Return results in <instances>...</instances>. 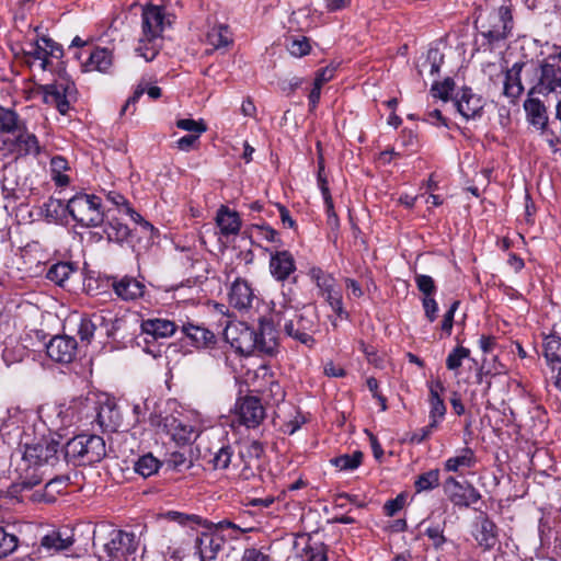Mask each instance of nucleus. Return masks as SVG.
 I'll return each instance as SVG.
<instances>
[{
    "mask_svg": "<svg viewBox=\"0 0 561 561\" xmlns=\"http://www.w3.org/2000/svg\"><path fill=\"white\" fill-rule=\"evenodd\" d=\"M108 316H111V312L101 311L89 318H82L78 329L81 342L90 343L95 333L107 337L113 335L115 325L113 319Z\"/></svg>",
    "mask_w": 561,
    "mask_h": 561,
    "instance_id": "9",
    "label": "nucleus"
},
{
    "mask_svg": "<svg viewBox=\"0 0 561 561\" xmlns=\"http://www.w3.org/2000/svg\"><path fill=\"white\" fill-rule=\"evenodd\" d=\"M439 484V470L432 469L417 477L414 482L416 492L431 491Z\"/></svg>",
    "mask_w": 561,
    "mask_h": 561,
    "instance_id": "43",
    "label": "nucleus"
},
{
    "mask_svg": "<svg viewBox=\"0 0 561 561\" xmlns=\"http://www.w3.org/2000/svg\"><path fill=\"white\" fill-rule=\"evenodd\" d=\"M234 444H222L219 448L210 454L208 465L214 470L225 471L230 468L239 469Z\"/></svg>",
    "mask_w": 561,
    "mask_h": 561,
    "instance_id": "23",
    "label": "nucleus"
},
{
    "mask_svg": "<svg viewBox=\"0 0 561 561\" xmlns=\"http://www.w3.org/2000/svg\"><path fill=\"white\" fill-rule=\"evenodd\" d=\"M14 146L19 154L38 153L37 138L33 134H28L26 128L18 130L14 135Z\"/></svg>",
    "mask_w": 561,
    "mask_h": 561,
    "instance_id": "35",
    "label": "nucleus"
},
{
    "mask_svg": "<svg viewBox=\"0 0 561 561\" xmlns=\"http://www.w3.org/2000/svg\"><path fill=\"white\" fill-rule=\"evenodd\" d=\"M474 465V451L470 447H465L458 456L450 457L445 461V470L457 472L460 468H472Z\"/></svg>",
    "mask_w": 561,
    "mask_h": 561,
    "instance_id": "33",
    "label": "nucleus"
},
{
    "mask_svg": "<svg viewBox=\"0 0 561 561\" xmlns=\"http://www.w3.org/2000/svg\"><path fill=\"white\" fill-rule=\"evenodd\" d=\"M18 537L0 526V558H5L13 553L18 548Z\"/></svg>",
    "mask_w": 561,
    "mask_h": 561,
    "instance_id": "46",
    "label": "nucleus"
},
{
    "mask_svg": "<svg viewBox=\"0 0 561 561\" xmlns=\"http://www.w3.org/2000/svg\"><path fill=\"white\" fill-rule=\"evenodd\" d=\"M182 333L190 339L192 346L209 347L216 343V335L208 329L192 323L183 324Z\"/></svg>",
    "mask_w": 561,
    "mask_h": 561,
    "instance_id": "27",
    "label": "nucleus"
},
{
    "mask_svg": "<svg viewBox=\"0 0 561 561\" xmlns=\"http://www.w3.org/2000/svg\"><path fill=\"white\" fill-rule=\"evenodd\" d=\"M66 208L73 220L85 228L98 227L104 221L101 198L85 193L71 197Z\"/></svg>",
    "mask_w": 561,
    "mask_h": 561,
    "instance_id": "6",
    "label": "nucleus"
},
{
    "mask_svg": "<svg viewBox=\"0 0 561 561\" xmlns=\"http://www.w3.org/2000/svg\"><path fill=\"white\" fill-rule=\"evenodd\" d=\"M46 477H48V473L45 469L22 456L15 462L13 469H9L8 479L10 484L0 490V495L18 503L48 502L50 499H46V493L42 489L35 490Z\"/></svg>",
    "mask_w": 561,
    "mask_h": 561,
    "instance_id": "1",
    "label": "nucleus"
},
{
    "mask_svg": "<svg viewBox=\"0 0 561 561\" xmlns=\"http://www.w3.org/2000/svg\"><path fill=\"white\" fill-rule=\"evenodd\" d=\"M239 468L241 467L240 474L244 479H250L254 476L252 469V461L259 460L264 454V446L259 440H251L244 444H234Z\"/></svg>",
    "mask_w": 561,
    "mask_h": 561,
    "instance_id": "16",
    "label": "nucleus"
},
{
    "mask_svg": "<svg viewBox=\"0 0 561 561\" xmlns=\"http://www.w3.org/2000/svg\"><path fill=\"white\" fill-rule=\"evenodd\" d=\"M533 85L529 95H550L559 99L561 94V56H547L533 69Z\"/></svg>",
    "mask_w": 561,
    "mask_h": 561,
    "instance_id": "4",
    "label": "nucleus"
},
{
    "mask_svg": "<svg viewBox=\"0 0 561 561\" xmlns=\"http://www.w3.org/2000/svg\"><path fill=\"white\" fill-rule=\"evenodd\" d=\"M168 465L175 470L190 469L192 467V460L187 458L183 453L174 451L170 455Z\"/></svg>",
    "mask_w": 561,
    "mask_h": 561,
    "instance_id": "54",
    "label": "nucleus"
},
{
    "mask_svg": "<svg viewBox=\"0 0 561 561\" xmlns=\"http://www.w3.org/2000/svg\"><path fill=\"white\" fill-rule=\"evenodd\" d=\"M254 227L259 230V234L264 240H266L268 242L277 243L278 247L282 245V241H280V239L278 237V232L275 229H273L270 226H259V225H255Z\"/></svg>",
    "mask_w": 561,
    "mask_h": 561,
    "instance_id": "61",
    "label": "nucleus"
},
{
    "mask_svg": "<svg viewBox=\"0 0 561 561\" xmlns=\"http://www.w3.org/2000/svg\"><path fill=\"white\" fill-rule=\"evenodd\" d=\"M199 137L198 135L183 136L176 141V148L187 152L197 146Z\"/></svg>",
    "mask_w": 561,
    "mask_h": 561,
    "instance_id": "63",
    "label": "nucleus"
},
{
    "mask_svg": "<svg viewBox=\"0 0 561 561\" xmlns=\"http://www.w3.org/2000/svg\"><path fill=\"white\" fill-rule=\"evenodd\" d=\"M526 66L523 61L515 62L505 71L503 82V94L512 101L517 100L524 93L522 71Z\"/></svg>",
    "mask_w": 561,
    "mask_h": 561,
    "instance_id": "22",
    "label": "nucleus"
},
{
    "mask_svg": "<svg viewBox=\"0 0 561 561\" xmlns=\"http://www.w3.org/2000/svg\"><path fill=\"white\" fill-rule=\"evenodd\" d=\"M60 440L51 437L43 439L34 445H26L23 457L33 463L42 467L48 473V470L59 462Z\"/></svg>",
    "mask_w": 561,
    "mask_h": 561,
    "instance_id": "8",
    "label": "nucleus"
},
{
    "mask_svg": "<svg viewBox=\"0 0 561 561\" xmlns=\"http://www.w3.org/2000/svg\"><path fill=\"white\" fill-rule=\"evenodd\" d=\"M309 276L316 282L322 295L334 289V278L323 272L320 267H312L309 271Z\"/></svg>",
    "mask_w": 561,
    "mask_h": 561,
    "instance_id": "44",
    "label": "nucleus"
},
{
    "mask_svg": "<svg viewBox=\"0 0 561 561\" xmlns=\"http://www.w3.org/2000/svg\"><path fill=\"white\" fill-rule=\"evenodd\" d=\"M139 538L122 529H111L106 541L102 542L100 559L106 561H136Z\"/></svg>",
    "mask_w": 561,
    "mask_h": 561,
    "instance_id": "5",
    "label": "nucleus"
},
{
    "mask_svg": "<svg viewBox=\"0 0 561 561\" xmlns=\"http://www.w3.org/2000/svg\"><path fill=\"white\" fill-rule=\"evenodd\" d=\"M162 462L154 457L151 453L145 454L134 462V470L136 473L144 478H149L156 474Z\"/></svg>",
    "mask_w": 561,
    "mask_h": 561,
    "instance_id": "36",
    "label": "nucleus"
},
{
    "mask_svg": "<svg viewBox=\"0 0 561 561\" xmlns=\"http://www.w3.org/2000/svg\"><path fill=\"white\" fill-rule=\"evenodd\" d=\"M255 299L254 291L250 284L242 278H237L230 288L229 302L238 310H245L252 307Z\"/></svg>",
    "mask_w": 561,
    "mask_h": 561,
    "instance_id": "21",
    "label": "nucleus"
},
{
    "mask_svg": "<svg viewBox=\"0 0 561 561\" xmlns=\"http://www.w3.org/2000/svg\"><path fill=\"white\" fill-rule=\"evenodd\" d=\"M415 284L417 289L424 295V297L434 296V294L436 293L435 282L428 275L416 274Z\"/></svg>",
    "mask_w": 561,
    "mask_h": 561,
    "instance_id": "53",
    "label": "nucleus"
},
{
    "mask_svg": "<svg viewBox=\"0 0 561 561\" xmlns=\"http://www.w3.org/2000/svg\"><path fill=\"white\" fill-rule=\"evenodd\" d=\"M73 543V539L71 536L67 534V531H51L44 536L41 540V547L45 548L47 551L58 552L68 549Z\"/></svg>",
    "mask_w": 561,
    "mask_h": 561,
    "instance_id": "31",
    "label": "nucleus"
},
{
    "mask_svg": "<svg viewBox=\"0 0 561 561\" xmlns=\"http://www.w3.org/2000/svg\"><path fill=\"white\" fill-rule=\"evenodd\" d=\"M257 340V354H264L273 356L277 352L278 340L277 331L270 321H260L259 328L256 329Z\"/></svg>",
    "mask_w": 561,
    "mask_h": 561,
    "instance_id": "20",
    "label": "nucleus"
},
{
    "mask_svg": "<svg viewBox=\"0 0 561 561\" xmlns=\"http://www.w3.org/2000/svg\"><path fill=\"white\" fill-rule=\"evenodd\" d=\"M241 561H270V557L260 549L251 547L243 551Z\"/></svg>",
    "mask_w": 561,
    "mask_h": 561,
    "instance_id": "62",
    "label": "nucleus"
},
{
    "mask_svg": "<svg viewBox=\"0 0 561 561\" xmlns=\"http://www.w3.org/2000/svg\"><path fill=\"white\" fill-rule=\"evenodd\" d=\"M68 481L69 478L65 476H56L48 479L44 489H42V491L46 493V499H50L48 502L55 500L54 493H61L64 491Z\"/></svg>",
    "mask_w": 561,
    "mask_h": 561,
    "instance_id": "47",
    "label": "nucleus"
},
{
    "mask_svg": "<svg viewBox=\"0 0 561 561\" xmlns=\"http://www.w3.org/2000/svg\"><path fill=\"white\" fill-rule=\"evenodd\" d=\"M66 462L77 466L100 462L106 456L103 437L94 434H81L69 439L62 447Z\"/></svg>",
    "mask_w": 561,
    "mask_h": 561,
    "instance_id": "3",
    "label": "nucleus"
},
{
    "mask_svg": "<svg viewBox=\"0 0 561 561\" xmlns=\"http://www.w3.org/2000/svg\"><path fill=\"white\" fill-rule=\"evenodd\" d=\"M543 354L549 363H561V337L548 335L543 343Z\"/></svg>",
    "mask_w": 561,
    "mask_h": 561,
    "instance_id": "42",
    "label": "nucleus"
},
{
    "mask_svg": "<svg viewBox=\"0 0 561 561\" xmlns=\"http://www.w3.org/2000/svg\"><path fill=\"white\" fill-rule=\"evenodd\" d=\"M426 536L432 540L433 547L438 550L446 542L444 529L439 526H430L425 530Z\"/></svg>",
    "mask_w": 561,
    "mask_h": 561,
    "instance_id": "55",
    "label": "nucleus"
},
{
    "mask_svg": "<svg viewBox=\"0 0 561 561\" xmlns=\"http://www.w3.org/2000/svg\"><path fill=\"white\" fill-rule=\"evenodd\" d=\"M425 317L430 322L437 319L438 305L433 296L424 297L422 300Z\"/></svg>",
    "mask_w": 561,
    "mask_h": 561,
    "instance_id": "59",
    "label": "nucleus"
},
{
    "mask_svg": "<svg viewBox=\"0 0 561 561\" xmlns=\"http://www.w3.org/2000/svg\"><path fill=\"white\" fill-rule=\"evenodd\" d=\"M470 356V350L463 346L455 347L446 358V367L449 370H457L461 364L462 359L468 358Z\"/></svg>",
    "mask_w": 561,
    "mask_h": 561,
    "instance_id": "50",
    "label": "nucleus"
},
{
    "mask_svg": "<svg viewBox=\"0 0 561 561\" xmlns=\"http://www.w3.org/2000/svg\"><path fill=\"white\" fill-rule=\"evenodd\" d=\"M445 492L456 506L468 507L481 499L479 491L468 482H459L454 477H448L444 483Z\"/></svg>",
    "mask_w": 561,
    "mask_h": 561,
    "instance_id": "13",
    "label": "nucleus"
},
{
    "mask_svg": "<svg viewBox=\"0 0 561 561\" xmlns=\"http://www.w3.org/2000/svg\"><path fill=\"white\" fill-rule=\"evenodd\" d=\"M115 294L123 300H136L144 296L145 285L134 277L124 276L112 284Z\"/></svg>",
    "mask_w": 561,
    "mask_h": 561,
    "instance_id": "25",
    "label": "nucleus"
},
{
    "mask_svg": "<svg viewBox=\"0 0 561 561\" xmlns=\"http://www.w3.org/2000/svg\"><path fill=\"white\" fill-rule=\"evenodd\" d=\"M237 415L241 424L248 428H254L265 417V409L256 397H244L239 400Z\"/></svg>",
    "mask_w": 561,
    "mask_h": 561,
    "instance_id": "15",
    "label": "nucleus"
},
{
    "mask_svg": "<svg viewBox=\"0 0 561 561\" xmlns=\"http://www.w3.org/2000/svg\"><path fill=\"white\" fill-rule=\"evenodd\" d=\"M44 103L54 105L62 115L70 108V98L76 89L73 83L56 81L42 87Z\"/></svg>",
    "mask_w": 561,
    "mask_h": 561,
    "instance_id": "11",
    "label": "nucleus"
},
{
    "mask_svg": "<svg viewBox=\"0 0 561 561\" xmlns=\"http://www.w3.org/2000/svg\"><path fill=\"white\" fill-rule=\"evenodd\" d=\"M206 41L214 49L225 48L232 43L231 33L226 25L211 27L206 34Z\"/></svg>",
    "mask_w": 561,
    "mask_h": 561,
    "instance_id": "37",
    "label": "nucleus"
},
{
    "mask_svg": "<svg viewBox=\"0 0 561 561\" xmlns=\"http://www.w3.org/2000/svg\"><path fill=\"white\" fill-rule=\"evenodd\" d=\"M216 224L224 236L238 234L241 227V219L237 211H232L227 206L222 205L217 211Z\"/></svg>",
    "mask_w": 561,
    "mask_h": 561,
    "instance_id": "29",
    "label": "nucleus"
},
{
    "mask_svg": "<svg viewBox=\"0 0 561 561\" xmlns=\"http://www.w3.org/2000/svg\"><path fill=\"white\" fill-rule=\"evenodd\" d=\"M112 65L111 53L106 48H95L89 53L88 59L82 62L83 71L98 70L105 72Z\"/></svg>",
    "mask_w": 561,
    "mask_h": 561,
    "instance_id": "30",
    "label": "nucleus"
},
{
    "mask_svg": "<svg viewBox=\"0 0 561 561\" xmlns=\"http://www.w3.org/2000/svg\"><path fill=\"white\" fill-rule=\"evenodd\" d=\"M446 413V405L443 399H435V401L431 402V411L430 419L431 423L438 424V421L444 417Z\"/></svg>",
    "mask_w": 561,
    "mask_h": 561,
    "instance_id": "58",
    "label": "nucleus"
},
{
    "mask_svg": "<svg viewBox=\"0 0 561 561\" xmlns=\"http://www.w3.org/2000/svg\"><path fill=\"white\" fill-rule=\"evenodd\" d=\"M310 44L308 38L302 37L301 39H293L289 46V53L295 57H302L310 51Z\"/></svg>",
    "mask_w": 561,
    "mask_h": 561,
    "instance_id": "56",
    "label": "nucleus"
},
{
    "mask_svg": "<svg viewBox=\"0 0 561 561\" xmlns=\"http://www.w3.org/2000/svg\"><path fill=\"white\" fill-rule=\"evenodd\" d=\"M172 437L179 444H188L198 437V432L193 425L174 420Z\"/></svg>",
    "mask_w": 561,
    "mask_h": 561,
    "instance_id": "39",
    "label": "nucleus"
},
{
    "mask_svg": "<svg viewBox=\"0 0 561 561\" xmlns=\"http://www.w3.org/2000/svg\"><path fill=\"white\" fill-rule=\"evenodd\" d=\"M277 324L283 328L284 332L299 341L301 344L312 347L314 339L311 335L313 331V320L308 318L306 314L297 312L295 310H286L278 316Z\"/></svg>",
    "mask_w": 561,
    "mask_h": 561,
    "instance_id": "7",
    "label": "nucleus"
},
{
    "mask_svg": "<svg viewBox=\"0 0 561 561\" xmlns=\"http://www.w3.org/2000/svg\"><path fill=\"white\" fill-rule=\"evenodd\" d=\"M226 336L231 340V345L243 355L257 353L256 329L240 323V328H228Z\"/></svg>",
    "mask_w": 561,
    "mask_h": 561,
    "instance_id": "14",
    "label": "nucleus"
},
{
    "mask_svg": "<svg viewBox=\"0 0 561 561\" xmlns=\"http://www.w3.org/2000/svg\"><path fill=\"white\" fill-rule=\"evenodd\" d=\"M524 110L530 125L540 131L547 128L549 118L547 107L541 100L528 94L524 102Z\"/></svg>",
    "mask_w": 561,
    "mask_h": 561,
    "instance_id": "24",
    "label": "nucleus"
},
{
    "mask_svg": "<svg viewBox=\"0 0 561 561\" xmlns=\"http://www.w3.org/2000/svg\"><path fill=\"white\" fill-rule=\"evenodd\" d=\"M77 267L71 262H58L53 264L46 273V278L54 282L58 286H64L65 282L70 277Z\"/></svg>",
    "mask_w": 561,
    "mask_h": 561,
    "instance_id": "34",
    "label": "nucleus"
},
{
    "mask_svg": "<svg viewBox=\"0 0 561 561\" xmlns=\"http://www.w3.org/2000/svg\"><path fill=\"white\" fill-rule=\"evenodd\" d=\"M140 328L142 333L151 335L153 339H159L173 335L178 325L168 319L152 318L142 320Z\"/></svg>",
    "mask_w": 561,
    "mask_h": 561,
    "instance_id": "26",
    "label": "nucleus"
},
{
    "mask_svg": "<svg viewBox=\"0 0 561 561\" xmlns=\"http://www.w3.org/2000/svg\"><path fill=\"white\" fill-rule=\"evenodd\" d=\"M2 190L7 196L14 195L19 186L18 169L15 165L8 164L3 168Z\"/></svg>",
    "mask_w": 561,
    "mask_h": 561,
    "instance_id": "45",
    "label": "nucleus"
},
{
    "mask_svg": "<svg viewBox=\"0 0 561 561\" xmlns=\"http://www.w3.org/2000/svg\"><path fill=\"white\" fill-rule=\"evenodd\" d=\"M513 24L512 10L507 5L480 13L474 21V27L483 39L481 45L490 50L511 36Z\"/></svg>",
    "mask_w": 561,
    "mask_h": 561,
    "instance_id": "2",
    "label": "nucleus"
},
{
    "mask_svg": "<svg viewBox=\"0 0 561 561\" xmlns=\"http://www.w3.org/2000/svg\"><path fill=\"white\" fill-rule=\"evenodd\" d=\"M226 539L218 529L210 527L195 538L194 549L201 561H214L222 550Z\"/></svg>",
    "mask_w": 561,
    "mask_h": 561,
    "instance_id": "10",
    "label": "nucleus"
},
{
    "mask_svg": "<svg viewBox=\"0 0 561 561\" xmlns=\"http://www.w3.org/2000/svg\"><path fill=\"white\" fill-rule=\"evenodd\" d=\"M136 51L140 57H142L146 61H151L156 58L159 53V46L157 45V41L149 42L144 35L139 39L138 47Z\"/></svg>",
    "mask_w": 561,
    "mask_h": 561,
    "instance_id": "49",
    "label": "nucleus"
},
{
    "mask_svg": "<svg viewBox=\"0 0 561 561\" xmlns=\"http://www.w3.org/2000/svg\"><path fill=\"white\" fill-rule=\"evenodd\" d=\"M323 296H325V299L329 302V305L331 306V308L337 314L341 316L343 312V307H342V296H341L340 291L333 289V290L324 294Z\"/></svg>",
    "mask_w": 561,
    "mask_h": 561,
    "instance_id": "64",
    "label": "nucleus"
},
{
    "mask_svg": "<svg viewBox=\"0 0 561 561\" xmlns=\"http://www.w3.org/2000/svg\"><path fill=\"white\" fill-rule=\"evenodd\" d=\"M474 537L479 546L483 547L485 550H490L494 548L497 542V527L486 515H483L479 519Z\"/></svg>",
    "mask_w": 561,
    "mask_h": 561,
    "instance_id": "28",
    "label": "nucleus"
},
{
    "mask_svg": "<svg viewBox=\"0 0 561 561\" xmlns=\"http://www.w3.org/2000/svg\"><path fill=\"white\" fill-rule=\"evenodd\" d=\"M363 453L359 450L348 455H341L330 459V462L340 471H352L359 467L363 460Z\"/></svg>",
    "mask_w": 561,
    "mask_h": 561,
    "instance_id": "40",
    "label": "nucleus"
},
{
    "mask_svg": "<svg viewBox=\"0 0 561 561\" xmlns=\"http://www.w3.org/2000/svg\"><path fill=\"white\" fill-rule=\"evenodd\" d=\"M459 304L460 302L458 300L454 301L451 304V306L449 307L448 311L444 314V319L442 321L440 329L444 333H446V335L451 334L453 324H454V316H455L456 310L459 307Z\"/></svg>",
    "mask_w": 561,
    "mask_h": 561,
    "instance_id": "57",
    "label": "nucleus"
},
{
    "mask_svg": "<svg viewBox=\"0 0 561 561\" xmlns=\"http://www.w3.org/2000/svg\"><path fill=\"white\" fill-rule=\"evenodd\" d=\"M77 341L72 336H54L46 345L47 355L57 363H70L76 355Z\"/></svg>",
    "mask_w": 561,
    "mask_h": 561,
    "instance_id": "17",
    "label": "nucleus"
},
{
    "mask_svg": "<svg viewBox=\"0 0 561 561\" xmlns=\"http://www.w3.org/2000/svg\"><path fill=\"white\" fill-rule=\"evenodd\" d=\"M142 35L149 41H157L161 37L167 21L165 12L162 7L148 4L144 8L141 14Z\"/></svg>",
    "mask_w": 561,
    "mask_h": 561,
    "instance_id": "12",
    "label": "nucleus"
},
{
    "mask_svg": "<svg viewBox=\"0 0 561 561\" xmlns=\"http://www.w3.org/2000/svg\"><path fill=\"white\" fill-rule=\"evenodd\" d=\"M95 411V422L100 426H108L112 420L113 407L111 404H101L94 400L91 401Z\"/></svg>",
    "mask_w": 561,
    "mask_h": 561,
    "instance_id": "51",
    "label": "nucleus"
},
{
    "mask_svg": "<svg viewBox=\"0 0 561 561\" xmlns=\"http://www.w3.org/2000/svg\"><path fill=\"white\" fill-rule=\"evenodd\" d=\"M270 272L278 282H284L296 271V263L293 254L286 250L271 251Z\"/></svg>",
    "mask_w": 561,
    "mask_h": 561,
    "instance_id": "18",
    "label": "nucleus"
},
{
    "mask_svg": "<svg viewBox=\"0 0 561 561\" xmlns=\"http://www.w3.org/2000/svg\"><path fill=\"white\" fill-rule=\"evenodd\" d=\"M455 105L467 121L481 117L484 107L483 100L468 88L462 90L461 96L455 101Z\"/></svg>",
    "mask_w": 561,
    "mask_h": 561,
    "instance_id": "19",
    "label": "nucleus"
},
{
    "mask_svg": "<svg viewBox=\"0 0 561 561\" xmlns=\"http://www.w3.org/2000/svg\"><path fill=\"white\" fill-rule=\"evenodd\" d=\"M104 233L108 241L122 243L128 239L130 230L126 225L113 220L104 227Z\"/></svg>",
    "mask_w": 561,
    "mask_h": 561,
    "instance_id": "41",
    "label": "nucleus"
},
{
    "mask_svg": "<svg viewBox=\"0 0 561 561\" xmlns=\"http://www.w3.org/2000/svg\"><path fill=\"white\" fill-rule=\"evenodd\" d=\"M444 62V55L438 48H430L426 56L417 62L419 75L428 71L431 76L439 72L440 66Z\"/></svg>",
    "mask_w": 561,
    "mask_h": 561,
    "instance_id": "32",
    "label": "nucleus"
},
{
    "mask_svg": "<svg viewBox=\"0 0 561 561\" xmlns=\"http://www.w3.org/2000/svg\"><path fill=\"white\" fill-rule=\"evenodd\" d=\"M23 129L24 123L20 121L15 112L0 106V130L14 135L18 130Z\"/></svg>",
    "mask_w": 561,
    "mask_h": 561,
    "instance_id": "38",
    "label": "nucleus"
},
{
    "mask_svg": "<svg viewBox=\"0 0 561 561\" xmlns=\"http://www.w3.org/2000/svg\"><path fill=\"white\" fill-rule=\"evenodd\" d=\"M405 497L403 494H399L396 499L386 502L383 510L387 516L396 515L404 505Z\"/></svg>",
    "mask_w": 561,
    "mask_h": 561,
    "instance_id": "60",
    "label": "nucleus"
},
{
    "mask_svg": "<svg viewBox=\"0 0 561 561\" xmlns=\"http://www.w3.org/2000/svg\"><path fill=\"white\" fill-rule=\"evenodd\" d=\"M454 88H455L454 79L446 78L442 82L435 81L432 84L431 94L434 98L440 99L442 101L446 102L449 100V95L453 92Z\"/></svg>",
    "mask_w": 561,
    "mask_h": 561,
    "instance_id": "48",
    "label": "nucleus"
},
{
    "mask_svg": "<svg viewBox=\"0 0 561 561\" xmlns=\"http://www.w3.org/2000/svg\"><path fill=\"white\" fill-rule=\"evenodd\" d=\"M176 127L190 131V135H198L201 136L203 133L207 130V126L205 123L199 119L195 121L193 118H181L176 121Z\"/></svg>",
    "mask_w": 561,
    "mask_h": 561,
    "instance_id": "52",
    "label": "nucleus"
}]
</instances>
